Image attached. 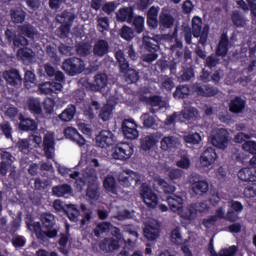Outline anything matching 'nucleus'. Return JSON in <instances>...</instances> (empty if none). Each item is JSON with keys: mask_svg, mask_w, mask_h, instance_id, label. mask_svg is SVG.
I'll use <instances>...</instances> for the list:
<instances>
[{"mask_svg": "<svg viewBox=\"0 0 256 256\" xmlns=\"http://www.w3.org/2000/svg\"><path fill=\"white\" fill-rule=\"evenodd\" d=\"M159 187L163 189L164 193H175L177 189L175 186L169 184L165 179L159 176H156L153 181H149L148 185L143 184L140 189V197L142 198V201H144L145 205L150 209H155L159 203L157 195L153 193L151 188L157 191Z\"/></svg>", "mask_w": 256, "mask_h": 256, "instance_id": "1", "label": "nucleus"}, {"mask_svg": "<svg viewBox=\"0 0 256 256\" xmlns=\"http://www.w3.org/2000/svg\"><path fill=\"white\" fill-rule=\"evenodd\" d=\"M108 231H110V233L113 235V237H115L116 240H106V243L100 245V249L105 251L108 247V251H115V249H119V246L125 243V239H123L117 227H113L111 226V224L104 222L96 227L94 233L96 237H99V235H103V233H108Z\"/></svg>", "mask_w": 256, "mask_h": 256, "instance_id": "2", "label": "nucleus"}, {"mask_svg": "<svg viewBox=\"0 0 256 256\" xmlns=\"http://www.w3.org/2000/svg\"><path fill=\"white\" fill-rule=\"evenodd\" d=\"M85 182L89 183L86 197L90 203H93V201H97V199H99V193H97L99 184L97 183V174L95 173V169L89 168V166L86 167L82 177L76 179V185L81 189L83 185H85Z\"/></svg>", "mask_w": 256, "mask_h": 256, "instance_id": "3", "label": "nucleus"}, {"mask_svg": "<svg viewBox=\"0 0 256 256\" xmlns=\"http://www.w3.org/2000/svg\"><path fill=\"white\" fill-rule=\"evenodd\" d=\"M55 225V216L53 214H43L42 215V227L39 222L34 224H28L30 231H34L38 239H44L49 237L50 239L57 236V230L53 229Z\"/></svg>", "mask_w": 256, "mask_h": 256, "instance_id": "4", "label": "nucleus"}, {"mask_svg": "<svg viewBox=\"0 0 256 256\" xmlns=\"http://www.w3.org/2000/svg\"><path fill=\"white\" fill-rule=\"evenodd\" d=\"M168 205L174 213H177L183 225H189L195 221V212L189 206L183 208V198L181 196H171L167 198Z\"/></svg>", "mask_w": 256, "mask_h": 256, "instance_id": "5", "label": "nucleus"}, {"mask_svg": "<svg viewBox=\"0 0 256 256\" xmlns=\"http://www.w3.org/2000/svg\"><path fill=\"white\" fill-rule=\"evenodd\" d=\"M209 141L214 145V147L225 150V148L229 146L231 138H229V132L227 130L218 128L212 131Z\"/></svg>", "mask_w": 256, "mask_h": 256, "instance_id": "6", "label": "nucleus"}, {"mask_svg": "<svg viewBox=\"0 0 256 256\" xmlns=\"http://www.w3.org/2000/svg\"><path fill=\"white\" fill-rule=\"evenodd\" d=\"M143 44L150 52L149 54H145L143 56V61H146V63H153L157 59V54L155 51L159 49V37L156 36L155 38L144 36L143 38Z\"/></svg>", "mask_w": 256, "mask_h": 256, "instance_id": "7", "label": "nucleus"}, {"mask_svg": "<svg viewBox=\"0 0 256 256\" xmlns=\"http://www.w3.org/2000/svg\"><path fill=\"white\" fill-rule=\"evenodd\" d=\"M133 156V145L129 143H119L113 149L111 157L120 161L131 159Z\"/></svg>", "mask_w": 256, "mask_h": 256, "instance_id": "8", "label": "nucleus"}, {"mask_svg": "<svg viewBox=\"0 0 256 256\" xmlns=\"http://www.w3.org/2000/svg\"><path fill=\"white\" fill-rule=\"evenodd\" d=\"M84 69L85 63L79 58L68 59L63 63V70L68 75H78V73H83Z\"/></svg>", "mask_w": 256, "mask_h": 256, "instance_id": "9", "label": "nucleus"}, {"mask_svg": "<svg viewBox=\"0 0 256 256\" xmlns=\"http://www.w3.org/2000/svg\"><path fill=\"white\" fill-rule=\"evenodd\" d=\"M203 25V22L201 18L194 17L192 19V32L194 37H200L199 43L202 45H205L207 41V34L209 33V26H205L203 30L201 31V26Z\"/></svg>", "mask_w": 256, "mask_h": 256, "instance_id": "10", "label": "nucleus"}, {"mask_svg": "<svg viewBox=\"0 0 256 256\" xmlns=\"http://www.w3.org/2000/svg\"><path fill=\"white\" fill-rule=\"evenodd\" d=\"M96 145L101 149H107V147L115 145V135L109 130H102L96 136Z\"/></svg>", "mask_w": 256, "mask_h": 256, "instance_id": "11", "label": "nucleus"}, {"mask_svg": "<svg viewBox=\"0 0 256 256\" xmlns=\"http://www.w3.org/2000/svg\"><path fill=\"white\" fill-rule=\"evenodd\" d=\"M197 117V110L193 107H185L182 114H174L166 119V125H171L174 121H189Z\"/></svg>", "mask_w": 256, "mask_h": 256, "instance_id": "12", "label": "nucleus"}, {"mask_svg": "<svg viewBox=\"0 0 256 256\" xmlns=\"http://www.w3.org/2000/svg\"><path fill=\"white\" fill-rule=\"evenodd\" d=\"M122 131L126 139L133 140L139 137L137 124L134 120H124V122L122 123Z\"/></svg>", "mask_w": 256, "mask_h": 256, "instance_id": "13", "label": "nucleus"}, {"mask_svg": "<svg viewBox=\"0 0 256 256\" xmlns=\"http://www.w3.org/2000/svg\"><path fill=\"white\" fill-rule=\"evenodd\" d=\"M118 180L123 187H131V181L139 183L141 181V175L131 170H125L119 174Z\"/></svg>", "mask_w": 256, "mask_h": 256, "instance_id": "14", "label": "nucleus"}, {"mask_svg": "<svg viewBox=\"0 0 256 256\" xmlns=\"http://www.w3.org/2000/svg\"><path fill=\"white\" fill-rule=\"evenodd\" d=\"M243 211V204L239 201H230L228 203V212L226 214V219L228 221H239V213Z\"/></svg>", "mask_w": 256, "mask_h": 256, "instance_id": "15", "label": "nucleus"}, {"mask_svg": "<svg viewBox=\"0 0 256 256\" xmlns=\"http://www.w3.org/2000/svg\"><path fill=\"white\" fill-rule=\"evenodd\" d=\"M237 177L244 183H255L256 182V167H243L237 173Z\"/></svg>", "mask_w": 256, "mask_h": 256, "instance_id": "16", "label": "nucleus"}, {"mask_svg": "<svg viewBox=\"0 0 256 256\" xmlns=\"http://www.w3.org/2000/svg\"><path fill=\"white\" fill-rule=\"evenodd\" d=\"M75 19V14L71 12H64L62 15L57 16V21L62 23L60 31H62V37H67L69 35V26L73 23Z\"/></svg>", "mask_w": 256, "mask_h": 256, "instance_id": "17", "label": "nucleus"}, {"mask_svg": "<svg viewBox=\"0 0 256 256\" xmlns=\"http://www.w3.org/2000/svg\"><path fill=\"white\" fill-rule=\"evenodd\" d=\"M43 145L47 159H53L55 156V135L52 132L45 134Z\"/></svg>", "mask_w": 256, "mask_h": 256, "instance_id": "18", "label": "nucleus"}, {"mask_svg": "<svg viewBox=\"0 0 256 256\" xmlns=\"http://www.w3.org/2000/svg\"><path fill=\"white\" fill-rule=\"evenodd\" d=\"M215 161H217V152L213 148L206 149L200 157V165L203 169L211 167Z\"/></svg>", "mask_w": 256, "mask_h": 256, "instance_id": "19", "label": "nucleus"}, {"mask_svg": "<svg viewBox=\"0 0 256 256\" xmlns=\"http://www.w3.org/2000/svg\"><path fill=\"white\" fill-rule=\"evenodd\" d=\"M144 237H146L148 241H155V239L159 237V223H157V221L152 220L145 224Z\"/></svg>", "mask_w": 256, "mask_h": 256, "instance_id": "20", "label": "nucleus"}, {"mask_svg": "<svg viewBox=\"0 0 256 256\" xmlns=\"http://www.w3.org/2000/svg\"><path fill=\"white\" fill-rule=\"evenodd\" d=\"M40 93L44 95H52V93H60L63 90V84L55 82H45L38 86Z\"/></svg>", "mask_w": 256, "mask_h": 256, "instance_id": "21", "label": "nucleus"}, {"mask_svg": "<svg viewBox=\"0 0 256 256\" xmlns=\"http://www.w3.org/2000/svg\"><path fill=\"white\" fill-rule=\"evenodd\" d=\"M108 84V78L107 74L101 73L97 74L94 77V81L92 84H89L88 87L90 88L91 91H101L102 89H105Z\"/></svg>", "mask_w": 256, "mask_h": 256, "instance_id": "22", "label": "nucleus"}, {"mask_svg": "<svg viewBox=\"0 0 256 256\" xmlns=\"http://www.w3.org/2000/svg\"><path fill=\"white\" fill-rule=\"evenodd\" d=\"M64 135H65V137H67V139H71V141H74V143H77V145H79V147H83V145H85V143H87L85 138H83V136H81V134H79L77 129H75L73 127L66 128L64 130Z\"/></svg>", "mask_w": 256, "mask_h": 256, "instance_id": "23", "label": "nucleus"}, {"mask_svg": "<svg viewBox=\"0 0 256 256\" xmlns=\"http://www.w3.org/2000/svg\"><path fill=\"white\" fill-rule=\"evenodd\" d=\"M223 218H225V207H220L216 210V216L204 219L202 224L206 229H211L215 226V223H217L218 219Z\"/></svg>", "mask_w": 256, "mask_h": 256, "instance_id": "24", "label": "nucleus"}, {"mask_svg": "<svg viewBox=\"0 0 256 256\" xmlns=\"http://www.w3.org/2000/svg\"><path fill=\"white\" fill-rule=\"evenodd\" d=\"M179 147V140L175 137L167 136L161 140L162 151H175Z\"/></svg>", "mask_w": 256, "mask_h": 256, "instance_id": "25", "label": "nucleus"}, {"mask_svg": "<svg viewBox=\"0 0 256 256\" xmlns=\"http://www.w3.org/2000/svg\"><path fill=\"white\" fill-rule=\"evenodd\" d=\"M157 143H159V139H157V136H144L141 140V149H143V151H149V149H153V147H155Z\"/></svg>", "mask_w": 256, "mask_h": 256, "instance_id": "26", "label": "nucleus"}, {"mask_svg": "<svg viewBox=\"0 0 256 256\" xmlns=\"http://www.w3.org/2000/svg\"><path fill=\"white\" fill-rule=\"evenodd\" d=\"M4 79L10 85L21 84V75H19V71H17V70H10V71L4 72Z\"/></svg>", "mask_w": 256, "mask_h": 256, "instance_id": "27", "label": "nucleus"}, {"mask_svg": "<svg viewBox=\"0 0 256 256\" xmlns=\"http://www.w3.org/2000/svg\"><path fill=\"white\" fill-rule=\"evenodd\" d=\"M163 173L170 179V181H177V179H181V177H183V172L179 168H171L166 166L163 169Z\"/></svg>", "mask_w": 256, "mask_h": 256, "instance_id": "28", "label": "nucleus"}, {"mask_svg": "<svg viewBox=\"0 0 256 256\" xmlns=\"http://www.w3.org/2000/svg\"><path fill=\"white\" fill-rule=\"evenodd\" d=\"M141 120L143 121L144 127H147L148 129L151 127L153 129H155V127H159L160 121L154 115L144 114L141 116Z\"/></svg>", "mask_w": 256, "mask_h": 256, "instance_id": "29", "label": "nucleus"}, {"mask_svg": "<svg viewBox=\"0 0 256 256\" xmlns=\"http://www.w3.org/2000/svg\"><path fill=\"white\" fill-rule=\"evenodd\" d=\"M103 187L108 193H117V182L115 181V177L112 175L106 176L103 181Z\"/></svg>", "mask_w": 256, "mask_h": 256, "instance_id": "30", "label": "nucleus"}, {"mask_svg": "<svg viewBox=\"0 0 256 256\" xmlns=\"http://www.w3.org/2000/svg\"><path fill=\"white\" fill-rule=\"evenodd\" d=\"M115 103H117V102H113V101L109 100L107 105H105L102 108V110L99 114V117H100V119H102V121H109V119H111V113L113 111V107H114Z\"/></svg>", "mask_w": 256, "mask_h": 256, "instance_id": "31", "label": "nucleus"}, {"mask_svg": "<svg viewBox=\"0 0 256 256\" xmlns=\"http://www.w3.org/2000/svg\"><path fill=\"white\" fill-rule=\"evenodd\" d=\"M108 51H109V45L104 40H99L94 45V53L95 55H98V57H103V55H107Z\"/></svg>", "mask_w": 256, "mask_h": 256, "instance_id": "32", "label": "nucleus"}, {"mask_svg": "<svg viewBox=\"0 0 256 256\" xmlns=\"http://www.w3.org/2000/svg\"><path fill=\"white\" fill-rule=\"evenodd\" d=\"M192 191H194L196 195H203V193L209 191V184L206 181H198L192 184Z\"/></svg>", "mask_w": 256, "mask_h": 256, "instance_id": "33", "label": "nucleus"}, {"mask_svg": "<svg viewBox=\"0 0 256 256\" xmlns=\"http://www.w3.org/2000/svg\"><path fill=\"white\" fill-rule=\"evenodd\" d=\"M188 209L192 211V213H195L194 221L199 217V213H205L207 209H209V206L207 205V202H202L198 204H192L188 206Z\"/></svg>", "mask_w": 256, "mask_h": 256, "instance_id": "34", "label": "nucleus"}, {"mask_svg": "<svg viewBox=\"0 0 256 256\" xmlns=\"http://www.w3.org/2000/svg\"><path fill=\"white\" fill-rule=\"evenodd\" d=\"M118 21H127L128 23L133 19V8H123L117 13Z\"/></svg>", "mask_w": 256, "mask_h": 256, "instance_id": "35", "label": "nucleus"}, {"mask_svg": "<svg viewBox=\"0 0 256 256\" xmlns=\"http://www.w3.org/2000/svg\"><path fill=\"white\" fill-rule=\"evenodd\" d=\"M20 121V129H22V131H34V129H37V123L32 119H24L23 116H21Z\"/></svg>", "mask_w": 256, "mask_h": 256, "instance_id": "36", "label": "nucleus"}, {"mask_svg": "<svg viewBox=\"0 0 256 256\" xmlns=\"http://www.w3.org/2000/svg\"><path fill=\"white\" fill-rule=\"evenodd\" d=\"M99 107H100L99 102L93 101L90 106L85 107L84 115L88 117V119H93L97 111H99Z\"/></svg>", "mask_w": 256, "mask_h": 256, "instance_id": "37", "label": "nucleus"}, {"mask_svg": "<svg viewBox=\"0 0 256 256\" xmlns=\"http://www.w3.org/2000/svg\"><path fill=\"white\" fill-rule=\"evenodd\" d=\"M245 109V101L241 98L234 99L230 104V111L232 113H241Z\"/></svg>", "mask_w": 256, "mask_h": 256, "instance_id": "38", "label": "nucleus"}, {"mask_svg": "<svg viewBox=\"0 0 256 256\" xmlns=\"http://www.w3.org/2000/svg\"><path fill=\"white\" fill-rule=\"evenodd\" d=\"M184 141L185 143H189L190 145H199V143L203 141V138L199 133H189L184 135Z\"/></svg>", "mask_w": 256, "mask_h": 256, "instance_id": "39", "label": "nucleus"}, {"mask_svg": "<svg viewBox=\"0 0 256 256\" xmlns=\"http://www.w3.org/2000/svg\"><path fill=\"white\" fill-rule=\"evenodd\" d=\"M146 103H149L152 107H158L159 109H163V107H167V102L161 100L159 96H153L150 98L144 99Z\"/></svg>", "mask_w": 256, "mask_h": 256, "instance_id": "40", "label": "nucleus"}, {"mask_svg": "<svg viewBox=\"0 0 256 256\" xmlns=\"http://www.w3.org/2000/svg\"><path fill=\"white\" fill-rule=\"evenodd\" d=\"M75 117V106L66 108L60 115L61 121H71Z\"/></svg>", "mask_w": 256, "mask_h": 256, "instance_id": "41", "label": "nucleus"}, {"mask_svg": "<svg viewBox=\"0 0 256 256\" xmlns=\"http://www.w3.org/2000/svg\"><path fill=\"white\" fill-rule=\"evenodd\" d=\"M237 253V247L231 246L230 248L222 249L219 254L214 249L210 250L212 256H233Z\"/></svg>", "mask_w": 256, "mask_h": 256, "instance_id": "42", "label": "nucleus"}, {"mask_svg": "<svg viewBox=\"0 0 256 256\" xmlns=\"http://www.w3.org/2000/svg\"><path fill=\"white\" fill-rule=\"evenodd\" d=\"M24 85L26 89H33L36 86L35 84V74L31 71H26L24 77Z\"/></svg>", "mask_w": 256, "mask_h": 256, "instance_id": "43", "label": "nucleus"}, {"mask_svg": "<svg viewBox=\"0 0 256 256\" xmlns=\"http://www.w3.org/2000/svg\"><path fill=\"white\" fill-rule=\"evenodd\" d=\"M116 59L120 65V69L123 73L127 72V69H129V63H127V60L125 59V55L123 54V51L116 52Z\"/></svg>", "mask_w": 256, "mask_h": 256, "instance_id": "44", "label": "nucleus"}, {"mask_svg": "<svg viewBox=\"0 0 256 256\" xmlns=\"http://www.w3.org/2000/svg\"><path fill=\"white\" fill-rule=\"evenodd\" d=\"M67 216L70 219V221H79V210H77V206L73 204L67 205Z\"/></svg>", "mask_w": 256, "mask_h": 256, "instance_id": "45", "label": "nucleus"}, {"mask_svg": "<svg viewBox=\"0 0 256 256\" xmlns=\"http://www.w3.org/2000/svg\"><path fill=\"white\" fill-rule=\"evenodd\" d=\"M19 31L21 35H26V37H29L30 39H34L37 35L35 28H33L31 25L21 26Z\"/></svg>", "mask_w": 256, "mask_h": 256, "instance_id": "46", "label": "nucleus"}, {"mask_svg": "<svg viewBox=\"0 0 256 256\" xmlns=\"http://www.w3.org/2000/svg\"><path fill=\"white\" fill-rule=\"evenodd\" d=\"M229 43V40H227V35H222L220 39V43L218 45L217 49V55H227V45Z\"/></svg>", "mask_w": 256, "mask_h": 256, "instance_id": "47", "label": "nucleus"}, {"mask_svg": "<svg viewBox=\"0 0 256 256\" xmlns=\"http://www.w3.org/2000/svg\"><path fill=\"white\" fill-rule=\"evenodd\" d=\"M195 91L197 95H203L204 97H213V95L217 94V90L207 87H196Z\"/></svg>", "mask_w": 256, "mask_h": 256, "instance_id": "48", "label": "nucleus"}, {"mask_svg": "<svg viewBox=\"0 0 256 256\" xmlns=\"http://www.w3.org/2000/svg\"><path fill=\"white\" fill-rule=\"evenodd\" d=\"M170 239L175 245H181V243H183V237L181 236V229L179 227L172 230Z\"/></svg>", "mask_w": 256, "mask_h": 256, "instance_id": "49", "label": "nucleus"}, {"mask_svg": "<svg viewBox=\"0 0 256 256\" xmlns=\"http://www.w3.org/2000/svg\"><path fill=\"white\" fill-rule=\"evenodd\" d=\"M53 193L56 197H64L67 193H71V186L69 185H61L53 188Z\"/></svg>", "mask_w": 256, "mask_h": 256, "instance_id": "50", "label": "nucleus"}, {"mask_svg": "<svg viewBox=\"0 0 256 256\" xmlns=\"http://www.w3.org/2000/svg\"><path fill=\"white\" fill-rule=\"evenodd\" d=\"M191 93V90L187 86H179L176 88V91L174 92L175 99H185L187 95Z\"/></svg>", "mask_w": 256, "mask_h": 256, "instance_id": "51", "label": "nucleus"}, {"mask_svg": "<svg viewBox=\"0 0 256 256\" xmlns=\"http://www.w3.org/2000/svg\"><path fill=\"white\" fill-rule=\"evenodd\" d=\"M2 159H4V161L1 163L0 173L2 175H7V169H9V165H11V154L4 153ZM5 159H7V161H5Z\"/></svg>", "mask_w": 256, "mask_h": 256, "instance_id": "52", "label": "nucleus"}, {"mask_svg": "<svg viewBox=\"0 0 256 256\" xmlns=\"http://www.w3.org/2000/svg\"><path fill=\"white\" fill-rule=\"evenodd\" d=\"M17 55L20 59H28L29 61L35 57V53H33V50L29 48L19 49Z\"/></svg>", "mask_w": 256, "mask_h": 256, "instance_id": "53", "label": "nucleus"}, {"mask_svg": "<svg viewBox=\"0 0 256 256\" xmlns=\"http://www.w3.org/2000/svg\"><path fill=\"white\" fill-rule=\"evenodd\" d=\"M28 107L35 115H39L41 113V102H39L38 99H30Z\"/></svg>", "mask_w": 256, "mask_h": 256, "instance_id": "54", "label": "nucleus"}, {"mask_svg": "<svg viewBox=\"0 0 256 256\" xmlns=\"http://www.w3.org/2000/svg\"><path fill=\"white\" fill-rule=\"evenodd\" d=\"M174 19L173 17H171V15L163 12L161 15H160V23L161 25H163V27H173V23H174Z\"/></svg>", "mask_w": 256, "mask_h": 256, "instance_id": "55", "label": "nucleus"}, {"mask_svg": "<svg viewBox=\"0 0 256 256\" xmlns=\"http://www.w3.org/2000/svg\"><path fill=\"white\" fill-rule=\"evenodd\" d=\"M232 21L236 27H245L247 25V20L239 14V12H234L232 14Z\"/></svg>", "mask_w": 256, "mask_h": 256, "instance_id": "56", "label": "nucleus"}, {"mask_svg": "<svg viewBox=\"0 0 256 256\" xmlns=\"http://www.w3.org/2000/svg\"><path fill=\"white\" fill-rule=\"evenodd\" d=\"M14 23H23L25 21V12L23 10H15L11 13Z\"/></svg>", "mask_w": 256, "mask_h": 256, "instance_id": "57", "label": "nucleus"}, {"mask_svg": "<svg viewBox=\"0 0 256 256\" xmlns=\"http://www.w3.org/2000/svg\"><path fill=\"white\" fill-rule=\"evenodd\" d=\"M176 165L179 169H189V167H191V160L189 157L184 155L176 162Z\"/></svg>", "mask_w": 256, "mask_h": 256, "instance_id": "58", "label": "nucleus"}, {"mask_svg": "<svg viewBox=\"0 0 256 256\" xmlns=\"http://www.w3.org/2000/svg\"><path fill=\"white\" fill-rule=\"evenodd\" d=\"M134 27H135L137 33H143V29L145 27V18H143L141 16H137L134 19Z\"/></svg>", "mask_w": 256, "mask_h": 256, "instance_id": "59", "label": "nucleus"}, {"mask_svg": "<svg viewBox=\"0 0 256 256\" xmlns=\"http://www.w3.org/2000/svg\"><path fill=\"white\" fill-rule=\"evenodd\" d=\"M120 37H122V39H125L126 41H131V39H133V37H134L133 30H131V28H129L127 26H124L121 29Z\"/></svg>", "mask_w": 256, "mask_h": 256, "instance_id": "60", "label": "nucleus"}, {"mask_svg": "<svg viewBox=\"0 0 256 256\" xmlns=\"http://www.w3.org/2000/svg\"><path fill=\"white\" fill-rule=\"evenodd\" d=\"M43 143V138L41 137V135H39V133H34V135L30 136L29 138V145H31L32 147H39V145Z\"/></svg>", "mask_w": 256, "mask_h": 256, "instance_id": "61", "label": "nucleus"}, {"mask_svg": "<svg viewBox=\"0 0 256 256\" xmlns=\"http://www.w3.org/2000/svg\"><path fill=\"white\" fill-rule=\"evenodd\" d=\"M242 149L247 151V153H251L252 155L256 153V142L255 141H246Z\"/></svg>", "mask_w": 256, "mask_h": 256, "instance_id": "62", "label": "nucleus"}, {"mask_svg": "<svg viewBox=\"0 0 256 256\" xmlns=\"http://www.w3.org/2000/svg\"><path fill=\"white\" fill-rule=\"evenodd\" d=\"M251 137H256V134L238 133L234 137V141L235 143H243V141H247V139H251Z\"/></svg>", "mask_w": 256, "mask_h": 256, "instance_id": "63", "label": "nucleus"}, {"mask_svg": "<svg viewBox=\"0 0 256 256\" xmlns=\"http://www.w3.org/2000/svg\"><path fill=\"white\" fill-rule=\"evenodd\" d=\"M244 195L248 199L256 197V184L246 187L244 190Z\"/></svg>", "mask_w": 256, "mask_h": 256, "instance_id": "64", "label": "nucleus"}]
</instances>
